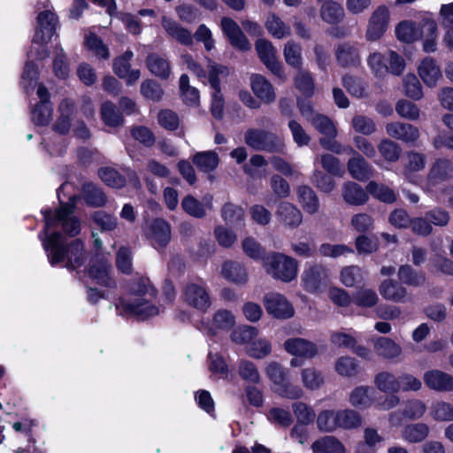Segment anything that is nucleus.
<instances>
[{"mask_svg": "<svg viewBox=\"0 0 453 453\" xmlns=\"http://www.w3.org/2000/svg\"><path fill=\"white\" fill-rule=\"evenodd\" d=\"M42 245L52 265L63 263L68 270H75L86 261L85 246L81 239L67 242L61 233L54 232L46 237Z\"/></svg>", "mask_w": 453, "mask_h": 453, "instance_id": "1", "label": "nucleus"}, {"mask_svg": "<svg viewBox=\"0 0 453 453\" xmlns=\"http://www.w3.org/2000/svg\"><path fill=\"white\" fill-rule=\"evenodd\" d=\"M130 300L122 298L117 305L121 314L126 313L146 319L159 313V308L151 303L157 296V290L149 278L140 277L134 280L130 286Z\"/></svg>", "mask_w": 453, "mask_h": 453, "instance_id": "2", "label": "nucleus"}, {"mask_svg": "<svg viewBox=\"0 0 453 453\" xmlns=\"http://www.w3.org/2000/svg\"><path fill=\"white\" fill-rule=\"evenodd\" d=\"M263 265L269 275L283 282H290L297 276L298 262L283 253H269L264 258Z\"/></svg>", "mask_w": 453, "mask_h": 453, "instance_id": "3", "label": "nucleus"}, {"mask_svg": "<svg viewBox=\"0 0 453 453\" xmlns=\"http://www.w3.org/2000/svg\"><path fill=\"white\" fill-rule=\"evenodd\" d=\"M244 142L251 149L267 153H283L285 143L276 134L259 128H250L244 134Z\"/></svg>", "mask_w": 453, "mask_h": 453, "instance_id": "4", "label": "nucleus"}, {"mask_svg": "<svg viewBox=\"0 0 453 453\" xmlns=\"http://www.w3.org/2000/svg\"><path fill=\"white\" fill-rule=\"evenodd\" d=\"M74 210L73 203H62L59 209H57L54 214L51 211H46L44 215L45 219V234L50 227L62 225L63 230L69 235L74 236L80 233L81 224L80 221L73 217Z\"/></svg>", "mask_w": 453, "mask_h": 453, "instance_id": "5", "label": "nucleus"}, {"mask_svg": "<svg viewBox=\"0 0 453 453\" xmlns=\"http://www.w3.org/2000/svg\"><path fill=\"white\" fill-rule=\"evenodd\" d=\"M208 81L212 88L211 111L214 118L220 119L223 117L224 98L221 94L219 77H226L229 72L227 67L208 61Z\"/></svg>", "mask_w": 453, "mask_h": 453, "instance_id": "6", "label": "nucleus"}, {"mask_svg": "<svg viewBox=\"0 0 453 453\" xmlns=\"http://www.w3.org/2000/svg\"><path fill=\"white\" fill-rule=\"evenodd\" d=\"M301 279L307 292L319 293L328 283V270L323 265L311 264L304 269Z\"/></svg>", "mask_w": 453, "mask_h": 453, "instance_id": "7", "label": "nucleus"}, {"mask_svg": "<svg viewBox=\"0 0 453 453\" xmlns=\"http://www.w3.org/2000/svg\"><path fill=\"white\" fill-rule=\"evenodd\" d=\"M58 25L57 15L50 10L41 12L37 16V26L33 42L40 45L47 44L54 35Z\"/></svg>", "mask_w": 453, "mask_h": 453, "instance_id": "8", "label": "nucleus"}, {"mask_svg": "<svg viewBox=\"0 0 453 453\" xmlns=\"http://www.w3.org/2000/svg\"><path fill=\"white\" fill-rule=\"evenodd\" d=\"M261 62L277 77L285 81L286 75L282 64L277 60V50L273 43L265 39H258L255 44Z\"/></svg>", "mask_w": 453, "mask_h": 453, "instance_id": "9", "label": "nucleus"}, {"mask_svg": "<svg viewBox=\"0 0 453 453\" xmlns=\"http://www.w3.org/2000/svg\"><path fill=\"white\" fill-rule=\"evenodd\" d=\"M266 311L278 319H287L294 316V308L280 294L269 293L264 297Z\"/></svg>", "mask_w": 453, "mask_h": 453, "instance_id": "10", "label": "nucleus"}, {"mask_svg": "<svg viewBox=\"0 0 453 453\" xmlns=\"http://www.w3.org/2000/svg\"><path fill=\"white\" fill-rule=\"evenodd\" d=\"M389 22V11L387 6L380 5L372 12L366 30L368 41L379 40L386 32Z\"/></svg>", "mask_w": 453, "mask_h": 453, "instance_id": "11", "label": "nucleus"}, {"mask_svg": "<svg viewBox=\"0 0 453 453\" xmlns=\"http://www.w3.org/2000/svg\"><path fill=\"white\" fill-rule=\"evenodd\" d=\"M182 296L188 305L202 311L211 305L210 296L203 284L188 283L183 288Z\"/></svg>", "mask_w": 453, "mask_h": 453, "instance_id": "12", "label": "nucleus"}, {"mask_svg": "<svg viewBox=\"0 0 453 453\" xmlns=\"http://www.w3.org/2000/svg\"><path fill=\"white\" fill-rule=\"evenodd\" d=\"M347 151L352 155L347 163V168L350 176L359 181H365L372 178L373 169L364 157L350 147L347 148Z\"/></svg>", "mask_w": 453, "mask_h": 453, "instance_id": "13", "label": "nucleus"}, {"mask_svg": "<svg viewBox=\"0 0 453 453\" xmlns=\"http://www.w3.org/2000/svg\"><path fill=\"white\" fill-rule=\"evenodd\" d=\"M423 380L431 390L440 393L453 392V376L441 370L432 369L425 372Z\"/></svg>", "mask_w": 453, "mask_h": 453, "instance_id": "14", "label": "nucleus"}, {"mask_svg": "<svg viewBox=\"0 0 453 453\" xmlns=\"http://www.w3.org/2000/svg\"><path fill=\"white\" fill-rule=\"evenodd\" d=\"M385 129L388 136L405 143H415L420 135L418 127L400 121L388 123Z\"/></svg>", "mask_w": 453, "mask_h": 453, "instance_id": "15", "label": "nucleus"}, {"mask_svg": "<svg viewBox=\"0 0 453 453\" xmlns=\"http://www.w3.org/2000/svg\"><path fill=\"white\" fill-rule=\"evenodd\" d=\"M275 215L280 223L290 229L298 227L303 222L301 211L288 202H280L277 206Z\"/></svg>", "mask_w": 453, "mask_h": 453, "instance_id": "16", "label": "nucleus"}, {"mask_svg": "<svg viewBox=\"0 0 453 453\" xmlns=\"http://www.w3.org/2000/svg\"><path fill=\"white\" fill-rule=\"evenodd\" d=\"M221 27L223 33L228 37L230 43L234 47L241 50H249L250 49V43L234 20L227 17L223 18L221 19Z\"/></svg>", "mask_w": 453, "mask_h": 453, "instance_id": "17", "label": "nucleus"}, {"mask_svg": "<svg viewBox=\"0 0 453 453\" xmlns=\"http://www.w3.org/2000/svg\"><path fill=\"white\" fill-rule=\"evenodd\" d=\"M335 58L338 65L343 68L357 67L361 64L359 50L350 42H343L337 45Z\"/></svg>", "mask_w": 453, "mask_h": 453, "instance_id": "18", "label": "nucleus"}, {"mask_svg": "<svg viewBox=\"0 0 453 453\" xmlns=\"http://www.w3.org/2000/svg\"><path fill=\"white\" fill-rule=\"evenodd\" d=\"M379 291L381 296L394 303H405L408 300V290L399 281L394 280H384Z\"/></svg>", "mask_w": 453, "mask_h": 453, "instance_id": "19", "label": "nucleus"}, {"mask_svg": "<svg viewBox=\"0 0 453 453\" xmlns=\"http://www.w3.org/2000/svg\"><path fill=\"white\" fill-rule=\"evenodd\" d=\"M149 238L154 246L165 247L171 240V227L163 219H156L149 228Z\"/></svg>", "mask_w": 453, "mask_h": 453, "instance_id": "20", "label": "nucleus"}, {"mask_svg": "<svg viewBox=\"0 0 453 453\" xmlns=\"http://www.w3.org/2000/svg\"><path fill=\"white\" fill-rule=\"evenodd\" d=\"M161 24L167 35L176 40L179 43L185 46H190L193 44L194 41L191 32L181 27L173 19L164 16L162 18Z\"/></svg>", "mask_w": 453, "mask_h": 453, "instance_id": "21", "label": "nucleus"}, {"mask_svg": "<svg viewBox=\"0 0 453 453\" xmlns=\"http://www.w3.org/2000/svg\"><path fill=\"white\" fill-rule=\"evenodd\" d=\"M285 349L295 356L313 357L318 350L314 343L303 338H291L284 342Z\"/></svg>", "mask_w": 453, "mask_h": 453, "instance_id": "22", "label": "nucleus"}, {"mask_svg": "<svg viewBox=\"0 0 453 453\" xmlns=\"http://www.w3.org/2000/svg\"><path fill=\"white\" fill-rule=\"evenodd\" d=\"M222 276L238 285L245 284L248 281V273L242 264L234 260L224 262L221 269Z\"/></svg>", "mask_w": 453, "mask_h": 453, "instance_id": "23", "label": "nucleus"}, {"mask_svg": "<svg viewBox=\"0 0 453 453\" xmlns=\"http://www.w3.org/2000/svg\"><path fill=\"white\" fill-rule=\"evenodd\" d=\"M296 196L299 203L308 214H315L319 209V201L315 191L307 185H301L296 188Z\"/></svg>", "mask_w": 453, "mask_h": 453, "instance_id": "24", "label": "nucleus"}, {"mask_svg": "<svg viewBox=\"0 0 453 453\" xmlns=\"http://www.w3.org/2000/svg\"><path fill=\"white\" fill-rule=\"evenodd\" d=\"M322 20L329 25H337L345 17L343 7L333 0L325 1L319 10Z\"/></svg>", "mask_w": 453, "mask_h": 453, "instance_id": "25", "label": "nucleus"}, {"mask_svg": "<svg viewBox=\"0 0 453 453\" xmlns=\"http://www.w3.org/2000/svg\"><path fill=\"white\" fill-rule=\"evenodd\" d=\"M251 88L255 95L266 104L276 98L273 85L260 74L251 76Z\"/></svg>", "mask_w": 453, "mask_h": 453, "instance_id": "26", "label": "nucleus"}, {"mask_svg": "<svg viewBox=\"0 0 453 453\" xmlns=\"http://www.w3.org/2000/svg\"><path fill=\"white\" fill-rule=\"evenodd\" d=\"M374 350L379 357L392 360L399 357L403 349L402 347L388 337H380L374 342Z\"/></svg>", "mask_w": 453, "mask_h": 453, "instance_id": "27", "label": "nucleus"}, {"mask_svg": "<svg viewBox=\"0 0 453 453\" xmlns=\"http://www.w3.org/2000/svg\"><path fill=\"white\" fill-rule=\"evenodd\" d=\"M374 385L381 393H398L401 391L399 386V377L389 371H381L374 377Z\"/></svg>", "mask_w": 453, "mask_h": 453, "instance_id": "28", "label": "nucleus"}, {"mask_svg": "<svg viewBox=\"0 0 453 453\" xmlns=\"http://www.w3.org/2000/svg\"><path fill=\"white\" fill-rule=\"evenodd\" d=\"M58 110L60 115L54 124L53 128L57 133L65 134L69 132L71 127V120L74 111V105L72 101L65 99L60 103Z\"/></svg>", "mask_w": 453, "mask_h": 453, "instance_id": "29", "label": "nucleus"}, {"mask_svg": "<svg viewBox=\"0 0 453 453\" xmlns=\"http://www.w3.org/2000/svg\"><path fill=\"white\" fill-rule=\"evenodd\" d=\"M343 200L351 205H362L369 198L366 191L356 182L349 181L342 186Z\"/></svg>", "mask_w": 453, "mask_h": 453, "instance_id": "30", "label": "nucleus"}, {"mask_svg": "<svg viewBox=\"0 0 453 453\" xmlns=\"http://www.w3.org/2000/svg\"><path fill=\"white\" fill-rule=\"evenodd\" d=\"M397 277L402 284L414 288L423 286L426 280L424 273L415 270L411 265L407 264L400 265Z\"/></svg>", "mask_w": 453, "mask_h": 453, "instance_id": "31", "label": "nucleus"}, {"mask_svg": "<svg viewBox=\"0 0 453 453\" xmlns=\"http://www.w3.org/2000/svg\"><path fill=\"white\" fill-rule=\"evenodd\" d=\"M146 65L152 74L162 80L168 79L171 74L169 61L156 53H151L147 57Z\"/></svg>", "mask_w": 453, "mask_h": 453, "instance_id": "32", "label": "nucleus"}, {"mask_svg": "<svg viewBox=\"0 0 453 453\" xmlns=\"http://www.w3.org/2000/svg\"><path fill=\"white\" fill-rule=\"evenodd\" d=\"M418 74L424 83L428 87H434L441 78L439 66L432 58H426L418 67Z\"/></svg>", "mask_w": 453, "mask_h": 453, "instance_id": "33", "label": "nucleus"}, {"mask_svg": "<svg viewBox=\"0 0 453 453\" xmlns=\"http://www.w3.org/2000/svg\"><path fill=\"white\" fill-rule=\"evenodd\" d=\"M111 265L106 262H100L93 265L88 270L89 276L96 281V283L108 288H115L116 282L111 278Z\"/></svg>", "mask_w": 453, "mask_h": 453, "instance_id": "34", "label": "nucleus"}, {"mask_svg": "<svg viewBox=\"0 0 453 453\" xmlns=\"http://www.w3.org/2000/svg\"><path fill=\"white\" fill-rule=\"evenodd\" d=\"M192 161L200 171L211 173L217 168L219 158L215 151L207 150L196 153Z\"/></svg>", "mask_w": 453, "mask_h": 453, "instance_id": "35", "label": "nucleus"}, {"mask_svg": "<svg viewBox=\"0 0 453 453\" xmlns=\"http://www.w3.org/2000/svg\"><path fill=\"white\" fill-rule=\"evenodd\" d=\"M429 431V426L425 423L410 424L403 429L402 437L408 442L418 443L428 436Z\"/></svg>", "mask_w": 453, "mask_h": 453, "instance_id": "36", "label": "nucleus"}, {"mask_svg": "<svg viewBox=\"0 0 453 453\" xmlns=\"http://www.w3.org/2000/svg\"><path fill=\"white\" fill-rule=\"evenodd\" d=\"M301 379L303 385L309 390H318L325 383L323 372L315 367H307L302 370Z\"/></svg>", "mask_w": 453, "mask_h": 453, "instance_id": "37", "label": "nucleus"}, {"mask_svg": "<svg viewBox=\"0 0 453 453\" xmlns=\"http://www.w3.org/2000/svg\"><path fill=\"white\" fill-rule=\"evenodd\" d=\"M283 56L286 63L293 68H303L302 46L294 42L288 41L283 49Z\"/></svg>", "mask_w": 453, "mask_h": 453, "instance_id": "38", "label": "nucleus"}, {"mask_svg": "<svg viewBox=\"0 0 453 453\" xmlns=\"http://www.w3.org/2000/svg\"><path fill=\"white\" fill-rule=\"evenodd\" d=\"M311 449L315 453H339L340 451H345L342 443L335 437L329 435L314 441Z\"/></svg>", "mask_w": 453, "mask_h": 453, "instance_id": "39", "label": "nucleus"}, {"mask_svg": "<svg viewBox=\"0 0 453 453\" xmlns=\"http://www.w3.org/2000/svg\"><path fill=\"white\" fill-rule=\"evenodd\" d=\"M336 417L338 428L350 430L356 429L362 425L361 415L354 410L345 409L337 411Z\"/></svg>", "mask_w": 453, "mask_h": 453, "instance_id": "40", "label": "nucleus"}, {"mask_svg": "<svg viewBox=\"0 0 453 453\" xmlns=\"http://www.w3.org/2000/svg\"><path fill=\"white\" fill-rule=\"evenodd\" d=\"M101 117L104 123L111 127H119L123 126L124 118L118 111L115 104L111 102H105L101 107Z\"/></svg>", "mask_w": 453, "mask_h": 453, "instance_id": "41", "label": "nucleus"}, {"mask_svg": "<svg viewBox=\"0 0 453 453\" xmlns=\"http://www.w3.org/2000/svg\"><path fill=\"white\" fill-rule=\"evenodd\" d=\"M296 88L305 96H311L314 92V81L311 73L303 68L297 69L294 77Z\"/></svg>", "mask_w": 453, "mask_h": 453, "instance_id": "42", "label": "nucleus"}, {"mask_svg": "<svg viewBox=\"0 0 453 453\" xmlns=\"http://www.w3.org/2000/svg\"><path fill=\"white\" fill-rule=\"evenodd\" d=\"M180 91L183 102L190 106H197L200 102L199 91L196 88L189 85V78L182 74L180 78Z\"/></svg>", "mask_w": 453, "mask_h": 453, "instance_id": "43", "label": "nucleus"}, {"mask_svg": "<svg viewBox=\"0 0 453 453\" xmlns=\"http://www.w3.org/2000/svg\"><path fill=\"white\" fill-rule=\"evenodd\" d=\"M225 223L229 226H236L244 219L245 212L242 206L233 203H226L220 211Z\"/></svg>", "mask_w": 453, "mask_h": 453, "instance_id": "44", "label": "nucleus"}, {"mask_svg": "<svg viewBox=\"0 0 453 453\" xmlns=\"http://www.w3.org/2000/svg\"><path fill=\"white\" fill-rule=\"evenodd\" d=\"M82 191L85 202L88 205L101 207L106 203V196L102 189L92 182L83 184Z\"/></svg>", "mask_w": 453, "mask_h": 453, "instance_id": "45", "label": "nucleus"}, {"mask_svg": "<svg viewBox=\"0 0 453 453\" xmlns=\"http://www.w3.org/2000/svg\"><path fill=\"white\" fill-rule=\"evenodd\" d=\"M366 191L374 198L383 203H393L396 200V196L393 189L375 181H370L367 184Z\"/></svg>", "mask_w": 453, "mask_h": 453, "instance_id": "46", "label": "nucleus"}, {"mask_svg": "<svg viewBox=\"0 0 453 453\" xmlns=\"http://www.w3.org/2000/svg\"><path fill=\"white\" fill-rule=\"evenodd\" d=\"M340 280L345 287L351 288L362 283L364 280V273L362 269L357 265L345 266L341 270Z\"/></svg>", "mask_w": 453, "mask_h": 453, "instance_id": "47", "label": "nucleus"}, {"mask_svg": "<svg viewBox=\"0 0 453 453\" xmlns=\"http://www.w3.org/2000/svg\"><path fill=\"white\" fill-rule=\"evenodd\" d=\"M337 411L324 410L317 418V426L322 432H334L338 428Z\"/></svg>", "mask_w": 453, "mask_h": 453, "instance_id": "48", "label": "nucleus"}, {"mask_svg": "<svg viewBox=\"0 0 453 453\" xmlns=\"http://www.w3.org/2000/svg\"><path fill=\"white\" fill-rule=\"evenodd\" d=\"M239 376L248 383L258 384L261 376L256 365L249 360L242 359L238 365Z\"/></svg>", "mask_w": 453, "mask_h": 453, "instance_id": "49", "label": "nucleus"}, {"mask_svg": "<svg viewBox=\"0 0 453 453\" xmlns=\"http://www.w3.org/2000/svg\"><path fill=\"white\" fill-rule=\"evenodd\" d=\"M430 414L439 422L453 421V405L443 401L435 402L431 406Z\"/></svg>", "mask_w": 453, "mask_h": 453, "instance_id": "50", "label": "nucleus"}, {"mask_svg": "<svg viewBox=\"0 0 453 453\" xmlns=\"http://www.w3.org/2000/svg\"><path fill=\"white\" fill-rule=\"evenodd\" d=\"M335 371L341 376L354 377L358 373L357 361L348 356L339 357L335 362Z\"/></svg>", "mask_w": 453, "mask_h": 453, "instance_id": "51", "label": "nucleus"}, {"mask_svg": "<svg viewBox=\"0 0 453 453\" xmlns=\"http://www.w3.org/2000/svg\"><path fill=\"white\" fill-rule=\"evenodd\" d=\"M342 86L351 96L357 98H361L365 96L366 85L360 78L345 74L342 76Z\"/></svg>", "mask_w": 453, "mask_h": 453, "instance_id": "52", "label": "nucleus"}, {"mask_svg": "<svg viewBox=\"0 0 453 453\" xmlns=\"http://www.w3.org/2000/svg\"><path fill=\"white\" fill-rule=\"evenodd\" d=\"M310 122L316 130L325 136L335 137L337 134L334 123L325 115L318 113L317 115H314L312 119H310Z\"/></svg>", "mask_w": 453, "mask_h": 453, "instance_id": "53", "label": "nucleus"}, {"mask_svg": "<svg viewBox=\"0 0 453 453\" xmlns=\"http://www.w3.org/2000/svg\"><path fill=\"white\" fill-rule=\"evenodd\" d=\"M378 150L386 161L395 162L399 159L402 150L392 140L383 139L378 145Z\"/></svg>", "mask_w": 453, "mask_h": 453, "instance_id": "54", "label": "nucleus"}, {"mask_svg": "<svg viewBox=\"0 0 453 453\" xmlns=\"http://www.w3.org/2000/svg\"><path fill=\"white\" fill-rule=\"evenodd\" d=\"M387 58L380 52L371 53L367 58V64L372 73L377 77H384L388 73Z\"/></svg>", "mask_w": 453, "mask_h": 453, "instance_id": "55", "label": "nucleus"}, {"mask_svg": "<svg viewBox=\"0 0 453 453\" xmlns=\"http://www.w3.org/2000/svg\"><path fill=\"white\" fill-rule=\"evenodd\" d=\"M369 387H357L349 395V403L357 408L366 409L372 404V399L369 395Z\"/></svg>", "mask_w": 453, "mask_h": 453, "instance_id": "56", "label": "nucleus"}, {"mask_svg": "<svg viewBox=\"0 0 453 453\" xmlns=\"http://www.w3.org/2000/svg\"><path fill=\"white\" fill-rule=\"evenodd\" d=\"M181 208L188 215L203 219L206 216V211L201 202L191 195L186 196L181 201Z\"/></svg>", "mask_w": 453, "mask_h": 453, "instance_id": "57", "label": "nucleus"}, {"mask_svg": "<svg viewBox=\"0 0 453 453\" xmlns=\"http://www.w3.org/2000/svg\"><path fill=\"white\" fill-rule=\"evenodd\" d=\"M51 104H37L32 111V120L36 126H47L52 119Z\"/></svg>", "mask_w": 453, "mask_h": 453, "instance_id": "58", "label": "nucleus"}, {"mask_svg": "<svg viewBox=\"0 0 453 453\" xmlns=\"http://www.w3.org/2000/svg\"><path fill=\"white\" fill-rule=\"evenodd\" d=\"M292 409L297 419V423L310 425L316 418L313 409L303 402L294 403Z\"/></svg>", "mask_w": 453, "mask_h": 453, "instance_id": "59", "label": "nucleus"}, {"mask_svg": "<svg viewBox=\"0 0 453 453\" xmlns=\"http://www.w3.org/2000/svg\"><path fill=\"white\" fill-rule=\"evenodd\" d=\"M353 301L357 306L371 308L377 304L379 297L373 289L362 288L355 293Z\"/></svg>", "mask_w": 453, "mask_h": 453, "instance_id": "60", "label": "nucleus"}, {"mask_svg": "<svg viewBox=\"0 0 453 453\" xmlns=\"http://www.w3.org/2000/svg\"><path fill=\"white\" fill-rule=\"evenodd\" d=\"M265 27L268 32L278 39L284 38L290 35V27L274 14L267 19Z\"/></svg>", "mask_w": 453, "mask_h": 453, "instance_id": "61", "label": "nucleus"}, {"mask_svg": "<svg viewBox=\"0 0 453 453\" xmlns=\"http://www.w3.org/2000/svg\"><path fill=\"white\" fill-rule=\"evenodd\" d=\"M397 114L409 120H417L420 115L419 108L412 102L401 99L395 104Z\"/></svg>", "mask_w": 453, "mask_h": 453, "instance_id": "62", "label": "nucleus"}, {"mask_svg": "<svg viewBox=\"0 0 453 453\" xmlns=\"http://www.w3.org/2000/svg\"><path fill=\"white\" fill-rule=\"evenodd\" d=\"M98 174L101 180L110 187L119 188L124 187L126 184V179L113 168H101Z\"/></svg>", "mask_w": 453, "mask_h": 453, "instance_id": "63", "label": "nucleus"}, {"mask_svg": "<svg viewBox=\"0 0 453 453\" xmlns=\"http://www.w3.org/2000/svg\"><path fill=\"white\" fill-rule=\"evenodd\" d=\"M395 34L399 40L406 42H411L418 38V31L410 21L400 22L395 28Z\"/></svg>", "mask_w": 453, "mask_h": 453, "instance_id": "64", "label": "nucleus"}]
</instances>
